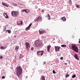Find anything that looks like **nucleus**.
<instances>
[{
    "mask_svg": "<svg viewBox=\"0 0 80 80\" xmlns=\"http://www.w3.org/2000/svg\"><path fill=\"white\" fill-rule=\"evenodd\" d=\"M71 48L72 50H73L75 52L78 53V48L77 46L75 45H72L71 46Z\"/></svg>",
    "mask_w": 80,
    "mask_h": 80,
    "instance_id": "nucleus-2",
    "label": "nucleus"
},
{
    "mask_svg": "<svg viewBox=\"0 0 80 80\" xmlns=\"http://www.w3.org/2000/svg\"><path fill=\"white\" fill-rule=\"evenodd\" d=\"M52 73L53 74H55V73H56V72L55 71V70H52Z\"/></svg>",
    "mask_w": 80,
    "mask_h": 80,
    "instance_id": "nucleus-31",
    "label": "nucleus"
},
{
    "mask_svg": "<svg viewBox=\"0 0 80 80\" xmlns=\"http://www.w3.org/2000/svg\"><path fill=\"white\" fill-rule=\"evenodd\" d=\"M2 4L3 5L5 6V7H8V5L5 4V3L4 2H2Z\"/></svg>",
    "mask_w": 80,
    "mask_h": 80,
    "instance_id": "nucleus-12",
    "label": "nucleus"
},
{
    "mask_svg": "<svg viewBox=\"0 0 80 80\" xmlns=\"http://www.w3.org/2000/svg\"><path fill=\"white\" fill-rule=\"evenodd\" d=\"M69 63H70V61H69Z\"/></svg>",
    "mask_w": 80,
    "mask_h": 80,
    "instance_id": "nucleus-57",
    "label": "nucleus"
},
{
    "mask_svg": "<svg viewBox=\"0 0 80 80\" xmlns=\"http://www.w3.org/2000/svg\"><path fill=\"white\" fill-rule=\"evenodd\" d=\"M16 69L17 70L16 73L18 77L19 78V77H22V75H21V74H22V71L23 70L22 67L20 66H18L17 67Z\"/></svg>",
    "mask_w": 80,
    "mask_h": 80,
    "instance_id": "nucleus-1",
    "label": "nucleus"
},
{
    "mask_svg": "<svg viewBox=\"0 0 80 80\" xmlns=\"http://www.w3.org/2000/svg\"><path fill=\"white\" fill-rule=\"evenodd\" d=\"M19 48H20V47H19V46H17L15 48V50H18V49H19Z\"/></svg>",
    "mask_w": 80,
    "mask_h": 80,
    "instance_id": "nucleus-17",
    "label": "nucleus"
},
{
    "mask_svg": "<svg viewBox=\"0 0 80 80\" xmlns=\"http://www.w3.org/2000/svg\"><path fill=\"white\" fill-rule=\"evenodd\" d=\"M8 33H11V30H8Z\"/></svg>",
    "mask_w": 80,
    "mask_h": 80,
    "instance_id": "nucleus-33",
    "label": "nucleus"
},
{
    "mask_svg": "<svg viewBox=\"0 0 80 80\" xmlns=\"http://www.w3.org/2000/svg\"><path fill=\"white\" fill-rule=\"evenodd\" d=\"M38 10H40V8H39V9H38Z\"/></svg>",
    "mask_w": 80,
    "mask_h": 80,
    "instance_id": "nucleus-59",
    "label": "nucleus"
},
{
    "mask_svg": "<svg viewBox=\"0 0 80 80\" xmlns=\"http://www.w3.org/2000/svg\"><path fill=\"white\" fill-rule=\"evenodd\" d=\"M29 12H30V10L28 9H25V13H29Z\"/></svg>",
    "mask_w": 80,
    "mask_h": 80,
    "instance_id": "nucleus-15",
    "label": "nucleus"
},
{
    "mask_svg": "<svg viewBox=\"0 0 80 80\" xmlns=\"http://www.w3.org/2000/svg\"><path fill=\"white\" fill-rule=\"evenodd\" d=\"M24 60H23V59H22V61H24Z\"/></svg>",
    "mask_w": 80,
    "mask_h": 80,
    "instance_id": "nucleus-56",
    "label": "nucleus"
},
{
    "mask_svg": "<svg viewBox=\"0 0 80 80\" xmlns=\"http://www.w3.org/2000/svg\"><path fill=\"white\" fill-rule=\"evenodd\" d=\"M78 54H79V55H80V52H78Z\"/></svg>",
    "mask_w": 80,
    "mask_h": 80,
    "instance_id": "nucleus-49",
    "label": "nucleus"
},
{
    "mask_svg": "<svg viewBox=\"0 0 80 80\" xmlns=\"http://www.w3.org/2000/svg\"><path fill=\"white\" fill-rule=\"evenodd\" d=\"M44 52H45L43 51H38L37 52V55L39 56V55H40L41 56H42Z\"/></svg>",
    "mask_w": 80,
    "mask_h": 80,
    "instance_id": "nucleus-5",
    "label": "nucleus"
},
{
    "mask_svg": "<svg viewBox=\"0 0 80 80\" xmlns=\"http://www.w3.org/2000/svg\"><path fill=\"white\" fill-rule=\"evenodd\" d=\"M13 37H14V38H16V35H14L13 36Z\"/></svg>",
    "mask_w": 80,
    "mask_h": 80,
    "instance_id": "nucleus-45",
    "label": "nucleus"
},
{
    "mask_svg": "<svg viewBox=\"0 0 80 80\" xmlns=\"http://www.w3.org/2000/svg\"><path fill=\"white\" fill-rule=\"evenodd\" d=\"M12 16L14 17H17L18 15H19V13L18 12H15V11H13L11 12Z\"/></svg>",
    "mask_w": 80,
    "mask_h": 80,
    "instance_id": "nucleus-4",
    "label": "nucleus"
},
{
    "mask_svg": "<svg viewBox=\"0 0 80 80\" xmlns=\"http://www.w3.org/2000/svg\"><path fill=\"white\" fill-rule=\"evenodd\" d=\"M4 71L3 70H2L1 72V74H2V75H6V73L5 72H3Z\"/></svg>",
    "mask_w": 80,
    "mask_h": 80,
    "instance_id": "nucleus-16",
    "label": "nucleus"
},
{
    "mask_svg": "<svg viewBox=\"0 0 80 80\" xmlns=\"http://www.w3.org/2000/svg\"><path fill=\"white\" fill-rule=\"evenodd\" d=\"M4 14L6 15V17H5V18H9V17H8V15H7V13H4Z\"/></svg>",
    "mask_w": 80,
    "mask_h": 80,
    "instance_id": "nucleus-19",
    "label": "nucleus"
},
{
    "mask_svg": "<svg viewBox=\"0 0 80 80\" xmlns=\"http://www.w3.org/2000/svg\"><path fill=\"white\" fill-rule=\"evenodd\" d=\"M76 77V75H75V74H73L72 76V78H75V77Z\"/></svg>",
    "mask_w": 80,
    "mask_h": 80,
    "instance_id": "nucleus-26",
    "label": "nucleus"
},
{
    "mask_svg": "<svg viewBox=\"0 0 80 80\" xmlns=\"http://www.w3.org/2000/svg\"><path fill=\"white\" fill-rule=\"evenodd\" d=\"M76 6L77 8H80V6L79 5H78L77 4H76Z\"/></svg>",
    "mask_w": 80,
    "mask_h": 80,
    "instance_id": "nucleus-27",
    "label": "nucleus"
},
{
    "mask_svg": "<svg viewBox=\"0 0 80 80\" xmlns=\"http://www.w3.org/2000/svg\"><path fill=\"white\" fill-rule=\"evenodd\" d=\"M61 47H63L64 48H66L67 47V45H66L65 44H62L61 45Z\"/></svg>",
    "mask_w": 80,
    "mask_h": 80,
    "instance_id": "nucleus-20",
    "label": "nucleus"
},
{
    "mask_svg": "<svg viewBox=\"0 0 80 80\" xmlns=\"http://www.w3.org/2000/svg\"><path fill=\"white\" fill-rule=\"evenodd\" d=\"M28 78V76H27L26 77V78Z\"/></svg>",
    "mask_w": 80,
    "mask_h": 80,
    "instance_id": "nucleus-48",
    "label": "nucleus"
},
{
    "mask_svg": "<svg viewBox=\"0 0 80 80\" xmlns=\"http://www.w3.org/2000/svg\"><path fill=\"white\" fill-rule=\"evenodd\" d=\"M47 51H48V53L50 52V49H47Z\"/></svg>",
    "mask_w": 80,
    "mask_h": 80,
    "instance_id": "nucleus-40",
    "label": "nucleus"
},
{
    "mask_svg": "<svg viewBox=\"0 0 80 80\" xmlns=\"http://www.w3.org/2000/svg\"><path fill=\"white\" fill-rule=\"evenodd\" d=\"M17 25H18L19 26L20 25H21V24L20 23H18Z\"/></svg>",
    "mask_w": 80,
    "mask_h": 80,
    "instance_id": "nucleus-42",
    "label": "nucleus"
},
{
    "mask_svg": "<svg viewBox=\"0 0 80 80\" xmlns=\"http://www.w3.org/2000/svg\"><path fill=\"white\" fill-rule=\"evenodd\" d=\"M51 48V46H50V45H48L47 46V49H50Z\"/></svg>",
    "mask_w": 80,
    "mask_h": 80,
    "instance_id": "nucleus-22",
    "label": "nucleus"
},
{
    "mask_svg": "<svg viewBox=\"0 0 80 80\" xmlns=\"http://www.w3.org/2000/svg\"><path fill=\"white\" fill-rule=\"evenodd\" d=\"M78 55H77V54H75L74 55V57L76 60H79V58H78Z\"/></svg>",
    "mask_w": 80,
    "mask_h": 80,
    "instance_id": "nucleus-8",
    "label": "nucleus"
},
{
    "mask_svg": "<svg viewBox=\"0 0 80 80\" xmlns=\"http://www.w3.org/2000/svg\"><path fill=\"white\" fill-rule=\"evenodd\" d=\"M12 5H14V6H17L18 5L17 4L15 3L14 2H13L12 3Z\"/></svg>",
    "mask_w": 80,
    "mask_h": 80,
    "instance_id": "nucleus-24",
    "label": "nucleus"
},
{
    "mask_svg": "<svg viewBox=\"0 0 80 80\" xmlns=\"http://www.w3.org/2000/svg\"><path fill=\"white\" fill-rule=\"evenodd\" d=\"M60 60H63V57H61L60 58Z\"/></svg>",
    "mask_w": 80,
    "mask_h": 80,
    "instance_id": "nucleus-36",
    "label": "nucleus"
},
{
    "mask_svg": "<svg viewBox=\"0 0 80 80\" xmlns=\"http://www.w3.org/2000/svg\"><path fill=\"white\" fill-rule=\"evenodd\" d=\"M29 3L31 5H33V3L32 2V1H29Z\"/></svg>",
    "mask_w": 80,
    "mask_h": 80,
    "instance_id": "nucleus-23",
    "label": "nucleus"
},
{
    "mask_svg": "<svg viewBox=\"0 0 80 80\" xmlns=\"http://www.w3.org/2000/svg\"><path fill=\"white\" fill-rule=\"evenodd\" d=\"M68 2L69 3H72V0H68Z\"/></svg>",
    "mask_w": 80,
    "mask_h": 80,
    "instance_id": "nucleus-25",
    "label": "nucleus"
},
{
    "mask_svg": "<svg viewBox=\"0 0 80 80\" xmlns=\"http://www.w3.org/2000/svg\"><path fill=\"white\" fill-rule=\"evenodd\" d=\"M64 64H65V65H67V63H64Z\"/></svg>",
    "mask_w": 80,
    "mask_h": 80,
    "instance_id": "nucleus-47",
    "label": "nucleus"
},
{
    "mask_svg": "<svg viewBox=\"0 0 80 80\" xmlns=\"http://www.w3.org/2000/svg\"><path fill=\"white\" fill-rule=\"evenodd\" d=\"M4 28H5V29H6V26H5V27H4Z\"/></svg>",
    "mask_w": 80,
    "mask_h": 80,
    "instance_id": "nucleus-51",
    "label": "nucleus"
},
{
    "mask_svg": "<svg viewBox=\"0 0 80 80\" xmlns=\"http://www.w3.org/2000/svg\"><path fill=\"white\" fill-rule=\"evenodd\" d=\"M33 49H34V48H33V47H32L31 48V50H33Z\"/></svg>",
    "mask_w": 80,
    "mask_h": 80,
    "instance_id": "nucleus-38",
    "label": "nucleus"
},
{
    "mask_svg": "<svg viewBox=\"0 0 80 80\" xmlns=\"http://www.w3.org/2000/svg\"><path fill=\"white\" fill-rule=\"evenodd\" d=\"M79 43L80 44V41H79Z\"/></svg>",
    "mask_w": 80,
    "mask_h": 80,
    "instance_id": "nucleus-54",
    "label": "nucleus"
},
{
    "mask_svg": "<svg viewBox=\"0 0 80 80\" xmlns=\"http://www.w3.org/2000/svg\"><path fill=\"white\" fill-rule=\"evenodd\" d=\"M25 9H24L21 10V12H25Z\"/></svg>",
    "mask_w": 80,
    "mask_h": 80,
    "instance_id": "nucleus-35",
    "label": "nucleus"
},
{
    "mask_svg": "<svg viewBox=\"0 0 80 80\" xmlns=\"http://www.w3.org/2000/svg\"><path fill=\"white\" fill-rule=\"evenodd\" d=\"M43 64H45V63H46V62H43Z\"/></svg>",
    "mask_w": 80,
    "mask_h": 80,
    "instance_id": "nucleus-46",
    "label": "nucleus"
},
{
    "mask_svg": "<svg viewBox=\"0 0 80 80\" xmlns=\"http://www.w3.org/2000/svg\"><path fill=\"white\" fill-rule=\"evenodd\" d=\"M5 78V76H3L2 77V79H4Z\"/></svg>",
    "mask_w": 80,
    "mask_h": 80,
    "instance_id": "nucleus-37",
    "label": "nucleus"
},
{
    "mask_svg": "<svg viewBox=\"0 0 80 80\" xmlns=\"http://www.w3.org/2000/svg\"><path fill=\"white\" fill-rule=\"evenodd\" d=\"M4 15V17H6V16H5V15Z\"/></svg>",
    "mask_w": 80,
    "mask_h": 80,
    "instance_id": "nucleus-52",
    "label": "nucleus"
},
{
    "mask_svg": "<svg viewBox=\"0 0 80 80\" xmlns=\"http://www.w3.org/2000/svg\"><path fill=\"white\" fill-rule=\"evenodd\" d=\"M26 45L25 48H30V43L26 42L25 43Z\"/></svg>",
    "mask_w": 80,
    "mask_h": 80,
    "instance_id": "nucleus-7",
    "label": "nucleus"
},
{
    "mask_svg": "<svg viewBox=\"0 0 80 80\" xmlns=\"http://www.w3.org/2000/svg\"><path fill=\"white\" fill-rule=\"evenodd\" d=\"M30 48H25V49H27V52H29L30 51Z\"/></svg>",
    "mask_w": 80,
    "mask_h": 80,
    "instance_id": "nucleus-30",
    "label": "nucleus"
},
{
    "mask_svg": "<svg viewBox=\"0 0 80 80\" xmlns=\"http://www.w3.org/2000/svg\"><path fill=\"white\" fill-rule=\"evenodd\" d=\"M5 30H6V29L4 28V29L3 30V32H5Z\"/></svg>",
    "mask_w": 80,
    "mask_h": 80,
    "instance_id": "nucleus-44",
    "label": "nucleus"
},
{
    "mask_svg": "<svg viewBox=\"0 0 80 80\" xmlns=\"http://www.w3.org/2000/svg\"><path fill=\"white\" fill-rule=\"evenodd\" d=\"M7 47V46L6 47L1 46L0 47V49H1V50H4V49H5Z\"/></svg>",
    "mask_w": 80,
    "mask_h": 80,
    "instance_id": "nucleus-13",
    "label": "nucleus"
},
{
    "mask_svg": "<svg viewBox=\"0 0 80 80\" xmlns=\"http://www.w3.org/2000/svg\"><path fill=\"white\" fill-rule=\"evenodd\" d=\"M34 72H35V71H34V70H33V72H32V73H34Z\"/></svg>",
    "mask_w": 80,
    "mask_h": 80,
    "instance_id": "nucleus-55",
    "label": "nucleus"
},
{
    "mask_svg": "<svg viewBox=\"0 0 80 80\" xmlns=\"http://www.w3.org/2000/svg\"><path fill=\"white\" fill-rule=\"evenodd\" d=\"M18 4H19V5H22V4H21V3H19Z\"/></svg>",
    "mask_w": 80,
    "mask_h": 80,
    "instance_id": "nucleus-43",
    "label": "nucleus"
},
{
    "mask_svg": "<svg viewBox=\"0 0 80 80\" xmlns=\"http://www.w3.org/2000/svg\"><path fill=\"white\" fill-rule=\"evenodd\" d=\"M61 20H62L63 22H65L66 21V18L65 17H62L61 18Z\"/></svg>",
    "mask_w": 80,
    "mask_h": 80,
    "instance_id": "nucleus-9",
    "label": "nucleus"
},
{
    "mask_svg": "<svg viewBox=\"0 0 80 80\" xmlns=\"http://www.w3.org/2000/svg\"><path fill=\"white\" fill-rule=\"evenodd\" d=\"M24 57V56L22 55L21 54H20L19 57V59H21L22 58H23Z\"/></svg>",
    "mask_w": 80,
    "mask_h": 80,
    "instance_id": "nucleus-14",
    "label": "nucleus"
},
{
    "mask_svg": "<svg viewBox=\"0 0 80 80\" xmlns=\"http://www.w3.org/2000/svg\"><path fill=\"white\" fill-rule=\"evenodd\" d=\"M45 17H48V20H50L51 19V18H50V15L49 14H48L47 15H46V16H45Z\"/></svg>",
    "mask_w": 80,
    "mask_h": 80,
    "instance_id": "nucleus-10",
    "label": "nucleus"
},
{
    "mask_svg": "<svg viewBox=\"0 0 80 80\" xmlns=\"http://www.w3.org/2000/svg\"><path fill=\"white\" fill-rule=\"evenodd\" d=\"M39 21V20H38V18H37L36 20L35 19L34 22V23H35V22H38V21Z\"/></svg>",
    "mask_w": 80,
    "mask_h": 80,
    "instance_id": "nucleus-21",
    "label": "nucleus"
},
{
    "mask_svg": "<svg viewBox=\"0 0 80 80\" xmlns=\"http://www.w3.org/2000/svg\"><path fill=\"white\" fill-rule=\"evenodd\" d=\"M35 46L36 48H42L43 47L42 44L40 42H37L35 41Z\"/></svg>",
    "mask_w": 80,
    "mask_h": 80,
    "instance_id": "nucleus-3",
    "label": "nucleus"
},
{
    "mask_svg": "<svg viewBox=\"0 0 80 80\" xmlns=\"http://www.w3.org/2000/svg\"><path fill=\"white\" fill-rule=\"evenodd\" d=\"M38 18V19L39 20H42V18L40 16H39Z\"/></svg>",
    "mask_w": 80,
    "mask_h": 80,
    "instance_id": "nucleus-28",
    "label": "nucleus"
},
{
    "mask_svg": "<svg viewBox=\"0 0 80 80\" xmlns=\"http://www.w3.org/2000/svg\"><path fill=\"white\" fill-rule=\"evenodd\" d=\"M30 29V28L28 26L25 29V30L26 31H27V30H28Z\"/></svg>",
    "mask_w": 80,
    "mask_h": 80,
    "instance_id": "nucleus-18",
    "label": "nucleus"
},
{
    "mask_svg": "<svg viewBox=\"0 0 80 80\" xmlns=\"http://www.w3.org/2000/svg\"><path fill=\"white\" fill-rule=\"evenodd\" d=\"M8 30H6V32H8Z\"/></svg>",
    "mask_w": 80,
    "mask_h": 80,
    "instance_id": "nucleus-53",
    "label": "nucleus"
},
{
    "mask_svg": "<svg viewBox=\"0 0 80 80\" xmlns=\"http://www.w3.org/2000/svg\"><path fill=\"white\" fill-rule=\"evenodd\" d=\"M69 76H70V75L68 74V73H67L66 75V78H67L68 77H69Z\"/></svg>",
    "mask_w": 80,
    "mask_h": 80,
    "instance_id": "nucleus-29",
    "label": "nucleus"
},
{
    "mask_svg": "<svg viewBox=\"0 0 80 80\" xmlns=\"http://www.w3.org/2000/svg\"><path fill=\"white\" fill-rule=\"evenodd\" d=\"M44 11H45V10H44V9H42L41 10V12H44Z\"/></svg>",
    "mask_w": 80,
    "mask_h": 80,
    "instance_id": "nucleus-39",
    "label": "nucleus"
},
{
    "mask_svg": "<svg viewBox=\"0 0 80 80\" xmlns=\"http://www.w3.org/2000/svg\"><path fill=\"white\" fill-rule=\"evenodd\" d=\"M39 33L40 34H43V33H45V31H40V30H39Z\"/></svg>",
    "mask_w": 80,
    "mask_h": 80,
    "instance_id": "nucleus-11",
    "label": "nucleus"
},
{
    "mask_svg": "<svg viewBox=\"0 0 80 80\" xmlns=\"http://www.w3.org/2000/svg\"><path fill=\"white\" fill-rule=\"evenodd\" d=\"M72 38H73V37H74V35L72 36Z\"/></svg>",
    "mask_w": 80,
    "mask_h": 80,
    "instance_id": "nucleus-50",
    "label": "nucleus"
},
{
    "mask_svg": "<svg viewBox=\"0 0 80 80\" xmlns=\"http://www.w3.org/2000/svg\"><path fill=\"white\" fill-rule=\"evenodd\" d=\"M43 65H44V64H43Z\"/></svg>",
    "mask_w": 80,
    "mask_h": 80,
    "instance_id": "nucleus-60",
    "label": "nucleus"
},
{
    "mask_svg": "<svg viewBox=\"0 0 80 80\" xmlns=\"http://www.w3.org/2000/svg\"><path fill=\"white\" fill-rule=\"evenodd\" d=\"M32 70H34V69H33Z\"/></svg>",
    "mask_w": 80,
    "mask_h": 80,
    "instance_id": "nucleus-58",
    "label": "nucleus"
},
{
    "mask_svg": "<svg viewBox=\"0 0 80 80\" xmlns=\"http://www.w3.org/2000/svg\"><path fill=\"white\" fill-rule=\"evenodd\" d=\"M0 58L1 59H2V58H3V56H2L1 57H0Z\"/></svg>",
    "mask_w": 80,
    "mask_h": 80,
    "instance_id": "nucleus-41",
    "label": "nucleus"
},
{
    "mask_svg": "<svg viewBox=\"0 0 80 80\" xmlns=\"http://www.w3.org/2000/svg\"><path fill=\"white\" fill-rule=\"evenodd\" d=\"M54 47L56 52H57V51L59 52L60 51V49L61 48L58 46H55Z\"/></svg>",
    "mask_w": 80,
    "mask_h": 80,
    "instance_id": "nucleus-6",
    "label": "nucleus"
},
{
    "mask_svg": "<svg viewBox=\"0 0 80 80\" xmlns=\"http://www.w3.org/2000/svg\"><path fill=\"white\" fill-rule=\"evenodd\" d=\"M32 23H31L28 26V27H29L30 28L31 27V26H32Z\"/></svg>",
    "mask_w": 80,
    "mask_h": 80,
    "instance_id": "nucleus-34",
    "label": "nucleus"
},
{
    "mask_svg": "<svg viewBox=\"0 0 80 80\" xmlns=\"http://www.w3.org/2000/svg\"><path fill=\"white\" fill-rule=\"evenodd\" d=\"M19 22L20 23V24H21V25H23V21H20Z\"/></svg>",
    "mask_w": 80,
    "mask_h": 80,
    "instance_id": "nucleus-32",
    "label": "nucleus"
}]
</instances>
